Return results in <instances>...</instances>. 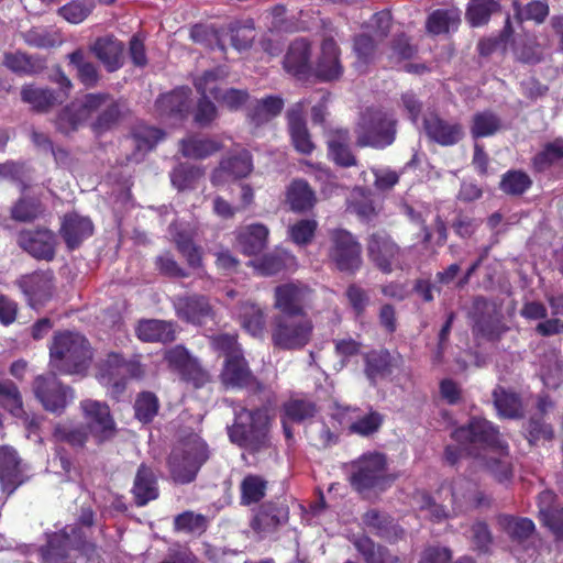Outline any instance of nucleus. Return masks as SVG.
I'll return each mask as SVG.
<instances>
[{
    "instance_id": "obj_1",
    "label": "nucleus",
    "mask_w": 563,
    "mask_h": 563,
    "mask_svg": "<svg viewBox=\"0 0 563 563\" xmlns=\"http://www.w3.org/2000/svg\"><path fill=\"white\" fill-rule=\"evenodd\" d=\"M452 438L467 455L483 461L499 482L510 478L512 472L507 445L488 420L473 418L467 424L455 429Z\"/></svg>"
},
{
    "instance_id": "obj_2",
    "label": "nucleus",
    "mask_w": 563,
    "mask_h": 563,
    "mask_svg": "<svg viewBox=\"0 0 563 563\" xmlns=\"http://www.w3.org/2000/svg\"><path fill=\"white\" fill-rule=\"evenodd\" d=\"M125 106L104 92L86 93L63 108L56 120V129L70 134L88 123L96 134L110 131L120 121Z\"/></svg>"
},
{
    "instance_id": "obj_3",
    "label": "nucleus",
    "mask_w": 563,
    "mask_h": 563,
    "mask_svg": "<svg viewBox=\"0 0 563 563\" xmlns=\"http://www.w3.org/2000/svg\"><path fill=\"white\" fill-rule=\"evenodd\" d=\"M51 367L60 374L81 375L90 363L88 341L79 333L63 332L55 335L49 349Z\"/></svg>"
},
{
    "instance_id": "obj_4",
    "label": "nucleus",
    "mask_w": 563,
    "mask_h": 563,
    "mask_svg": "<svg viewBox=\"0 0 563 563\" xmlns=\"http://www.w3.org/2000/svg\"><path fill=\"white\" fill-rule=\"evenodd\" d=\"M209 457L208 445L198 434L191 433L181 438L168 457L173 481L177 484L191 483Z\"/></svg>"
},
{
    "instance_id": "obj_5",
    "label": "nucleus",
    "mask_w": 563,
    "mask_h": 563,
    "mask_svg": "<svg viewBox=\"0 0 563 563\" xmlns=\"http://www.w3.org/2000/svg\"><path fill=\"white\" fill-rule=\"evenodd\" d=\"M234 423L229 427L230 440L250 453H260L271 448L267 416L263 410L234 409Z\"/></svg>"
},
{
    "instance_id": "obj_6",
    "label": "nucleus",
    "mask_w": 563,
    "mask_h": 563,
    "mask_svg": "<svg viewBox=\"0 0 563 563\" xmlns=\"http://www.w3.org/2000/svg\"><path fill=\"white\" fill-rule=\"evenodd\" d=\"M350 483L361 494L384 492L394 477L387 473L386 459L380 453H367L351 464Z\"/></svg>"
},
{
    "instance_id": "obj_7",
    "label": "nucleus",
    "mask_w": 563,
    "mask_h": 563,
    "mask_svg": "<svg viewBox=\"0 0 563 563\" xmlns=\"http://www.w3.org/2000/svg\"><path fill=\"white\" fill-rule=\"evenodd\" d=\"M313 328L307 314L276 316L272 324V344L283 351L301 350L310 342Z\"/></svg>"
},
{
    "instance_id": "obj_8",
    "label": "nucleus",
    "mask_w": 563,
    "mask_h": 563,
    "mask_svg": "<svg viewBox=\"0 0 563 563\" xmlns=\"http://www.w3.org/2000/svg\"><path fill=\"white\" fill-rule=\"evenodd\" d=\"M396 121L380 110H367L363 113L357 128L356 143L358 146L383 148L395 141Z\"/></svg>"
},
{
    "instance_id": "obj_9",
    "label": "nucleus",
    "mask_w": 563,
    "mask_h": 563,
    "mask_svg": "<svg viewBox=\"0 0 563 563\" xmlns=\"http://www.w3.org/2000/svg\"><path fill=\"white\" fill-rule=\"evenodd\" d=\"M328 258L339 271L354 273L362 265V246L349 231L331 230L329 232Z\"/></svg>"
},
{
    "instance_id": "obj_10",
    "label": "nucleus",
    "mask_w": 563,
    "mask_h": 563,
    "mask_svg": "<svg viewBox=\"0 0 563 563\" xmlns=\"http://www.w3.org/2000/svg\"><path fill=\"white\" fill-rule=\"evenodd\" d=\"M406 251L385 231H377L367 240V254L372 263L383 273L404 269Z\"/></svg>"
},
{
    "instance_id": "obj_11",
    "label": "nucleus",
    "mask_w": 563,
    "mask_h": 563,
    "mask_svg": "<svg viewBox=\"0 0 563 563\" xmlns=\"http://www.w3.org/2000/svg\"><path fill=\"white\" fill-rule=\"evenodd\" d=\"M32 389L43 408L56 415H62L75 398L73 388L64 385L54 373L35 377Z\"/></svg>"
},
{
    "instance_id": "obj_12",
    "label": "nucleus",
    "mask_w": 563,
    "mask_h": 563,
    "mask_svg": "<svg viewBox=\"0 0 563 563\" xmlns=\"http://www.w3.org/2000/svg\"><path fill=\"white\" fill-rule=\"evenodd\" d=\"M85 428L93 438L97 444H102L112 440L117 434V423L106 402L95 399H85L80 401Z\"/></svg>"
},
{
    "instance_id": "obj_13",
    "label": "nucleus",
    "mask_w": 563,
    "mask_h": 563,
    "mask_svg": "<svg viewBox=\"0 0 563 563\" xmlns=\"http://www.w3.org/2000/svg\"><path fill=\"white\" fill-rule=\"evenodd\" d=\"M227 76L223 68L205 71L202 76L195 80V87L201 95L209 93L223 107L230 110L240 109L247 100L249 95L245 90L225 89L219 87V80Z\"/></svg>"
},
{
    "instance_id": "obj_14",
    "label": "nucleus",
    "mask_w": 563,
    "mask_h": 563,
    "mask_svg": "<svg viewBox=\"0 0 563 563\" xmlns=\"http://www.w3.org/2000/svg\"><path fill=\"white\" fill-rule=\"evenodd\" d=\"M472 319L473 332L488 341L499 340L507 330L496 306L482 297L473 302Z\"/></svg>"
},
{
    "instance_id": "obj_15",
    "label": "nucleus",
    "mask_w": 563,
    "mask_h": 563,
    "mask_svg": "<svg viewBox=\"0 0 563 563\" xmlns=\"http://www.w3.org/2000/svg\"><path fill=\"white\" fill-rule=\"evenodd\" d=\"M54 279L53 272L47 269L23 275L16 283L29 305L37 309L52 298L55 288Z\"/></svg>"
},
{
    "instance_id": "obj_16",
    "label": "nucleus",
    "mask_w": 563,
    "mask_h": 563,
    "mask_svg": "<svg viewBox=\"0 0 563 563\" xmlns=\"http://www.w3.org/2000/svg\"><path fill=\"white\" fill-rule=\"evenodd\" d=\"M253 170L251 154L242 150L229 155L220 162L218 168L212 173L211 181L214 186H222L231 180L246 177Z\"/></svg>"
},
{
    "instance_id": "obj_17",
    "label": "nucleus",
    "mask_w": 563,
    "mask_h": 563,
    "mask_svg": "<svg viewBox=\"0 0 563 563\" xmlns=\"http://www.w3.org/2000/svg\"><path fill=\"white\" fill-rule=\"evenodd\" d=\"M423 129L427 136L442 146H452L464 136V129L457 122H448L435 113L423 119Z\"/></svg>"
},
{
    "instance_id": "obj_18",
    "label": "nucleus",
    "mask_w": 563,
    "mask_h": 563,
    "mask_svg": "<svg viewBox=\"0 0 563 563\" xmlns=\"http://www.w3.org/2000/svg\"><path fill=\"white\" fill-rule=\"evenodd\" d=\"M18 243L35 258L52 261L55 256L57 241L49 230L23 231L19 235Z\"/></svg>"
},
{
    "instance_id": "obj_19",
    "label": "nucleus",
    "mask_w": 563,
    "mask_h": 563,
    "mask_svg": "<svg viewBox=\"0 0 563 563\" xmlns=\"http://www.w3.org/2000/svg\"><path fill=\"white\" fill-rule=\"evenodd\" d=\"M309 103V100H300L292 104L287 112L288 129L292 144L301 154H310L314 148L303 117L305 109Z\"/></svg>"
},
{
    "instance_id": "obj_20",
    "label": "nucleus",
    "mask_w": 563,
    "mask_h": 563,
    "mask_svg": "<svg viewBox=\"0 0 563 563\" xmlns=\"http://www.w3.org/2000/svg\"><path fill=\"white\" fill-rule=\"evenodd\" d=\"M89 51L109 73L117 71L124 64V45L112 35L96 38Z\"/></svg>"
},
{
    "instance_id": "obj_21",
    "label": "nucleus",
    "mask_w": 563,
    "mask_h": 563,
    "mask_svg": "<svg viewBox=\"0 0 563 563\" xmlns=\"http://www.w3.org/2000/svg\"><path fill=\"white\" fill-rule=\"evenodd\" d=\"M311 73L323 81H330L341 77L343 66L340 62V49L333 38L323 40L320 54L317 57Z\"/></svg>"
},
{
    "instance_id": "obj_22",
    "label": "nucleus",
    "mask_w": 563,
    "mask_h": 563,
    "mask_svg": "<svg viewBox=\"0 0 563 563\" xmlns=\"http://www.w3.org/2000/svg\"><path fill=\"white\" fill-rule=\"evenodd\" d=\"M169 233L177 250L186 257L188 265L192 268H200L202 266V252L192 241L197 234V229L189 223H173L169 227Z\"/></svg>"
},
{
    "instance_id": "obj_23",
    "label": "nucleus",
    "mask_w": 563,
    "mask_h": 563,
    "mask_svg": "<svg viewBox=\"0 0 563 563\" xmlns=\"http://www.w3.org/2000/svg\"><path fill=\"white\" fill-rule=\"evenodd\" d=\"M174 306L178 318L186 322L201 325L213 319V309L203 296L178 297Z\"/></svg>"
},
{
    "instance_id": "obj_24",
    "label": "nucleus",
    "mask_w": 563,
    "mask_h": 563,
    "mask_svg": "<svg viewBox=\"0 0 563 563\" xmlns=\"http://www.w3.org/2000/svg\"><path fill=\"white\" fill-rule=\"evenodd\" d=\"M26 479L16 451L10 446L0 448V483L3 492L12 494Z\"/></svg>"
},
{
    "instance_id": "obj_25",
    "label": "nucleus",
    "mask_w": 563,
    "mask_h": 563,
    "mask_svg": "<svg viewBox=\"0 0 563 563\" xmlns=\"http://www.w3.org/2000/svg\"><path fill=\"white\" fill-rule=\"evenodd\" d=\"M308 289L294 283L279 285L275 288L274 307L282 312L280 316L306 314L303 301Z\"/></svg>"
},
{
    "instance_id": "obj_26",
    "label": "nucleus",
    "mask_w": 563,
    "mask_h": 563,
    "mask_svg": "<svg viewBox=\"0 0 563 563\" xmlns=\"http://www.w3.org/2000/svg\"><path fill=\"white\" fill-rule=\"evenodd\" d=\"M220 379L227 388H247L256 383L243 354L225 358Z\"/></svg>"
},
{
    "instance_id": "obj_27",
    "label": "nucleus",
    "mask_w": 563,
    "mask_h": 563,
    "mask_svg": "<svg viewBox=\"0 0 563 563\" xmlns=\"http://www.w3.org/2000/svg\"><path fill=\"white\" fill-rule=\"evenodd\" d=\"M288 520V509L273 503L263 504L255 514L251 527L262 538L275 532Z\"/></svg>"
},
{
    "instance_id": "obj_28",
    "label": "nucleus",
    "mask_w": 563,
    "mask_h": 563,
    "mask_svg": "<svg viewBox=\"0 0 563 563\" xmlns=\"http://www.w3.org/2000/svg\"><path fill=\"white\" fill-rule=\"evenodd\" d=\"M190 95L191 90L185 87L162 95L156 101L158 114L163 118L184 119L190 109Z\"/></svg>"
},
{
    "instance_id": "obj_29",
    "label": "nucleus",
    "mask_w": 563,
    "mask_h": 563,
    "mask_svg": "<svg viewBox=\"0 0 563 563\" xmlns=\"http://www.w3.org/2000/svg\"><path fill=\"white\" fill-rule=\"evenodd\" d=\"M269 231L261 223L240 228L235 232V245L245 255L260 254L267 245Z\"/></svg>"
},
{
    "instance_id": "obj_30",
    "label": "nucleus",
    "mask_w": 563,
    "mask_h": 563,
    "mask_svg": "<svg viewBox=\"0 0 563 563\" xmlns=\"http://www.w3.org/2000/svg\"><path fill=\"white\" fill-rule=\"evenodd\" d=\"M310 44L305 38L294 41L284 58V68L287 73L299 78L308 76L312 70L310 62Z\"/></svg>"
},
{
    "instance_id": "obj_31",
    "label": "nucleus",
    "mask_w": 563,
    "mask_h": 563,
    "mask_svg": "<svg viewBox=\"0 0 563 563\" xmlns=\"http://www.w3.org/2000/svg\"><path fill=\"white\" fill-rule=\"evenodd\" d=\"M452 512L457 515L482 504V493L476 483L460 478L453 482L451 487Z\"/></svg>"
},
{
    "instance_id": "obj_32",
    "label": "nucleus",
    "mask_w": 563,
    "mask_h": 563,
    "mask_svg": "<svg viewBox=\"0 0 563 563\" xmlns=\"http://www.w3.org/2000/svg\"><path fill=\"white\" fill-rule=\"evenodd\" d=\"M131 492L135 504L140 507L158 497L157 478L150 466L145 464L139 466Z\"/></svg>"
},
{
    "instance_id": "obj_33",
    "label": "nucleus",
    "mask_w": 563,
    "mask_h": 563,
    "mask_svg": "<svg viewBox=\"0 0 563 563\" xmlns=\"http://www.w3.org/2000/svg\"><path fill=\"white\" fill-rule=\"evenodd\" d=\"M92 232L93 225L89 218L77 213H69L64 217L60 234L69 249L77 247Z\"/></svg>"
},
{
    "instance_id": "obj_34",
    "label": "nucleus",
    "mask_w": 563,
    "mask_h": 563,
    "mask_svg": "<svg viewBox=\"0 0 563 563\" xmlns=\"http://www.w3.org/2000/svg\"><path fill=\"white\" fill-rule=\"evenodd\" d=\"M129 365L118 353H109L98 365V379L104 384H112L117 390L124 387L123 379L128 373Z\"/></svg>"
},
{
    "instance_id": "obj_35",
    "label": "nucleus",
    "mask_w": 563,
    "mask_h": 563,
    "mask_svg": "<svg viewBox=\"0 0 563 563\" xmlns=\"http://www.w3.org/2000/svg\"><path fill=\"white\" fill-rule=\"evenodd\" d=\"M555 495L551 490H544L538 496L539 516L556 539H563V507L555 506Z\"/></svg>"
},
{
    "instance_id": "obj_36",
    "label": "nucleus",
    "mask_w": 563,
    "mask_h": 563,
    "mask_svg": "<svg viewBox=\"0 0 563 563\" xmlns=\"http://www.w3.org/2000/svg\"><path fill=\"white\" fill-rule=\"evenodd\" d=\"M212 37L217 40V45L221 51H224L225 41H229L235 49L244 51L252 45L255 32L252 24L233 23L222 30L220 34L212 33Z\"/></svg>"
},
{
    "instance_id": "obj_37",
    "label": "nucleus",
    "mask_w": 563,
    "mask_h": 563,
    "mask_svg": "<svg viewBox=\"0 0 563 563\" xmlns=\"http://www.w3.org/2000/svg\"><path fill=\"white\" fill-rule=\"evenodd\" d=\"M393 369V357L387 350L371 351L364 355V373L372 385L388 377Z\"/></svg>"
},
{
    "instance_id": "obj_38",
    "label": "nucleus",
    "mask_w": 563,
    "mask_h": 563,
    "mask_svg": "<svg viewBox=\"0 0 563 563\" xmlns=\"http://www.w3.org/2000/svg\"><path fill=\"white\" fill-rule=\"evenodd\" d=\"M139 339L146 342H170L175 339L172 322L162 320H143L136 328Z\"/></svg>"
},
{
    "instance_id": "obj_39",
    "label": "nucleus",
    "mask_w": 563,
    "mask_h": 563,
    "mask_svg": "<svg viewBox=\"0 0 563 563\" xmlns=\"http://www.w3.org/2000/svg\"><path fill=\"white\" fill-rule=\"evenodd\" d=\"M21 100L31 106L37 112H47L55 104L60 102L54 91L47 88H40L33 85L22 87Z\"/></svg>"
},
{
    "instance_id": "obj_40",
    "label": "nucleus",
    "mask_w": 563,
    "mask_h": 563,
    "mask_svg": "<svg viewBox=\"0 0 563 563\" xmlns=\"http://www.w3.org/2000/svg\"><path fill=\"white\" fill-rule=\"evenodd\" d=\"M349 141L350 137L346 130L332 132L328 139L330 156L336 164L344 167H350L356 164V159L350 151Z\"/></svg>"
},
{
    "instance_id": "obj_41",
    "label": "nucleus",
    "mask_w": 563,
    "mask_h": 563,
    "mask_svg": "<svg viewBox=\"0 0 563 563\" xmlns=\"http://www.w3.org/2000/svg\"><path fill=\"white\" fill-rule=\"evenodd\" d=\"M503 129L501 119L493 111L476 112L471 120L470 133L473 139L488 137Z\"/></svg>"
},
{
    "instance_id": "obj_42",
    "label": "nucleus",
    "mask_w": 563,
    "mask_h": 563,
    "mask_svg": "<svg viewBox=\"0 0 563 563\" xmlns=\"http://www.w3.org/2000/svg\"><path fill=\"white\" fill-rule=\"evenodd\" d=\"M500 529L514 541L521 543L534 532V523L528 518L503 515L498 517Z\"/></svg>"
},
{
    "instance_id": "obj_43",
    "label": "nucleus",
    "mask_w": 563,
    "mask_h": 563,
    "mask_svg": "<svg viewBox=\"0 0 563 563\" xmlns=\"http://www.w3.org/2000/svg\"><path fill=\"white\" fill-rule=\"evenodd\" d=\"M287 202L294 211H306L311 209L316 202V196L307 181L294 180L287 190Z\"/></svg>"
},
{
    "instance_id": "obj_44",
    "label": "nucleus",
    "mask_w": 563,
    "mask_h": 563,
    "mask_svg": "<svg viewBox=\"0 0 563 563\" xmlns=\"http://www.w3.org/2000/svg\"><path fill=\"white\" fill-rule=\"evenodd\" d=\"M284 108V100L278 96H267L258 99L250 110V118L258 125L266 123L273 118L277 117Z\"/></svg>"
},
{
    "instance_id": "obj_45",
    "label": "nucleus",
    "mask_w": 563,
    "mask_h": 563,
    "mask_svg": "<svg viewBox=\"0 0 563 563\" xmlns=\"http://www.w3.org/2000/svg\"><path fill=\"white\" fill-rule=\"evenodd\" d=\"M460 12L457 10L438 9L427 19L426 29L430 34L439 35L456 29L460 23Z\"/></svg>"
},
{
    "instance_id": "obj_46",
    "label": "nucleus",
    "mask_w": 563,
    "mask_h": 563,
    "mask_svg": "<svg viewBox=\"0 0 563 563\" xmlns=\"http://www.w3.org/2000/svg\"><path fill=\"white\" fill-rule=\"evenodd\" d=\"M219 150V143L206 137L191 135L180 142V151L183 155L189 158H206Z\"/></svg>"
},
{
    "instance_id": "obj_47",
    "label": "nucleus",
    "mask_w": 563,
    "mask_h": 563,
    "mask_svg": "<svg viewBox=\"0 0 563 563\" xmlns=\"http://www.w3.org/2000/svg\"><path fill=\"white\" fill-rule=\"evenodd\" d=\"M494 405L504 418H519L522 416L521 400L515 393L497 387L493 391Z\"/></svg>"
},
{
    "instance_id": "obj_48",
    "label": "nucleus",
    "mask_w": 563,
    "mask_h": 563,
    "mask_svg": "<svg viewBox=\"0 0 563 563\" xmlns=\"http://www.w3.org/2000/svg\"><path fill=\"white\" fill-rule=\"evenodd\" d=\"M355 547L364 556L366 563H400L396 554L382 545H376L368 538L358 539Z\"/></svg>"
},
{
    "instance_id": "obj_49",
    "label": "nucleus",
    "mask_w": 563,
    "mask_h": 563,
    "mask_svg": "<svg viewBox=\"0 0 563 563\" xmlns=\"http://www.w3.org/2000/svg\"><path fill=\"white\" fill-rule=\"evenodd\" d=\"M240 318L243 328L254 336L264 332L266 316L264 310L256 303L245 302L241 306Z\"/></svg>"
},
{
    "instance_id": "obj_50",
    "label": "nucleus",
    "mask_w": 563,
    "mask_h": 563,
    "mask_svg": "<svg viewBox=\"0 0 563 563\" xmlns=\"http://www.w3.org/2000/svg\"><path fill=\"white\" fill-rule=\"evenodd\" d=\"M316 412L314 402L306 398H290L283 405L285 419L294 423H301L312 418Z\"/></svg>"
},
{
    "instance_id": "obj_51",
    "label": "nucleus",
    "mask_w": 563,
    "mask_h": 563,
    "mask_svg": "<svg viewBox=\"0 0 563 563\" xmlns=\"http://www.w3.org/2000/svg\"><path fill=\"white\" fill-rule=\"evenodd\" d=\"M90 433L84 426L58 423L54 429V437L57 441L67 443L75 449H84Z\"/></svg>"
},
{
    "instance_id": "obj_52",
    "label": "nucleus",
    "mask_w": 563,
    "mask_h": 563,
    "mask_svg": "<svg viewBox=\"0 0 563 563\" xmlns=\"http://www.w3.org/2000/svg\"><path fill=\"white\" fill-rule=\"evenodd\" d=\"M69 539L64 534L55 533L45 547L41 548V555L45 563H74L67 560Z\"/></svg>"
},
{
    "instance_id": "obj_53",
    "label": "nucleus",
    "mask_w": 563,
    "mask_h": 563,
    "mask_svg": "<svg viewBox=\"0 0 563 563\" xmlns=\"http://www.w3.org/2000/svg\"><path fill=\"white\" fill-rule=\"evenodd\" d=\"M95 0H73L58 9V14L71 24L82 23L95 10Z\"/></svg>"
},
{
    "instance_id": "obj_54",
    "label": "nucleus",
    "mask_w": 563,
    "mask_h": 563,
    "mask_svg": "<svg viewBox=\"0 0 563 563\" xmlns=\"http://www.w3.org/2000/svg\"><path fill=\"white\" fill-rule=\"evenodd\" d=\"M68 58L70 64L75 66L81 84L88 88L95 87L98 84L100 79L98 68L95 64L85 59L82 51L77 49L73 52Z\"/></svg>"
},
{
    "instance_id": "obj_55",
    "label": "nucleus",
    "mask_w": 563,
    "mask_h": 563,
    "mask_svg": "<svg viewBox=\"0 0 563 563\" xmlns=\"http://www.w3.org/2000/svg\"><path fill=\"white\" fill-rule=\"evenodd\" d=\"M208 525L209 519L206 516L194 511H185L174 519L175 530L197 536L202 534Z\"/></svg>"
},
{
    "instance_id": "obj_56",
    "label": "nucleus",
    "mask_w": 563,
    "mask_h": 563,
    "mask_svg": "<svg viewBox=\"0 0 563 563\" xmlns=\"http://www.w3.org/2000/svg\"><path fill=\"white\" fill-rule=\"evenodd\" d=\"M292 257L287 252L276 251L252 262L254 268L263 276H272L284 269Z\"/></svg>"
},
{
    "instance_id": "obj_57",
    "label": "nucleus",
    "mask_w": 563,
    "mask_h": 563,
    "mask_svg": "<svg viewBox=\"0 0 563 563\" xmlns=\"http://www.w3.org/2000/svg\"><path fill=\"white\" fill-rule=\"evenodd\" d=\"M266 481L258 475H247L241 483V503L251 505L260 501L266 492Z\"/></svg>"
},
{
    "instance_id": "obj_58",
    "label": "nucleus",
    "mask_w": 563,
    "mask_h": 563,
    "mask_svg": "<svg viewBox=\"0 0 563 563\" xmlns=\"http://www.w3.org/2000/svg\"><path fill=\"white\" fill-rule=\"evenodd\" d=\"M22 36L26 44L36 48H51L62 43L57 32L45 27H32Z\"/></svg>"
},
{
    "instance_id": "obj_59",
    "label": "nucleus",
    "mask_w": 563,
    "mask_h": 563,
    "mask_svg": "<svg viewBox=\"0 0 563 563\" xmlns=\"http://www.w3.org/2000/svg\"><path fill=\"white\" fill-rule=\"evenodd\" d=\"M0 401L13 416L20 417L23 415L22 397L12 380H0Z\"/></svg>"
},
{
    "instance_id": "obj_60",
    "label": "nucleus",
    "mask_w": 563,
    "mask_h": 563,
    "mask_svg": "<svg viewBox=\"0 0 563 563\" xmlns=\"http://www.w3.org/2000/svg\"><path fill=\"white\" fill-rule=\"evenodd\" d=\"M497 10L498 3L494 0H472L467 7L466 19L473 26H479Z\"/></svg>"
},
{
    "instance_id": "obj_61",
    "label": "nucleus",
    "mask_w": 563,
    "mask_h": 563,
    "mask_svg": "<svg viewBox=\"0 0 563 563\" xmlns=\"http://www.w3.org/2000/svg\"><path fill=\"white\" fill-rule=\"evenodd\" d=\"M354 52L356 54L355 67L360 71H364L366 67L375 59L376 56V43L374 40L362 34L354 40Z\"/></svg>"
},
{
    "instance_id": "obj_62",
    "label": "nucleus",
    "mask_w": 563,
    "mask_h": 563,
    "mask_svg": "<svg viewBox=\"0 0 563 563\" xmlns=\"http://www.w3.org/2000/svg\"><path fill=\"white\" fill-rule=\"evenodd\" d=\"M44 212L42 203L36 199L22 197L11 208L12 219L20 222H31Z\"/></svg>"
},
{
    "instance_id": "obj_63",
    "label": "nucleus",
    "mask_w": 563,
    "mask_h": 563,
    "mask_svg": "<svg viewBox=\"0 0 563 563\" xmlns=\"http://www.w3.org/2000/svg\"><path fill=\"white\" fill-rule=\"evenodd\" d=\"M532 181L530 177L520 170H510L503 176L500 181V189L511 196L522 195Z\"/></svg>"
},
{
    "instance_id": "obj_64",
    "label": "nucleus",
    "mask_w": 563,
    "mask_h": 563,
    "mask_svg": "<svg viewBox=\"0 0 563 563\" xmlns=\"http://www.w3.org/2000/svg\"><path fill=\"white\" fill-rule=\"evenodd\" d=\"M563 158V140L558 139L548 143L543 151L533 158V166L537 170L542 172L550 167L553 163Z\"/></svg>"
}]
</instances>
